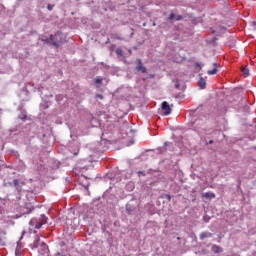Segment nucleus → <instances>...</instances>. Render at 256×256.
I'll list each match as a JSON object with an SVG mask.
<instances>
[{"mask_svg":"<svg viewBox=\"0 0 256 256\" xmlns=\"http://www.w3.org/2000/svg\"><path fill=\"white\" fill-rule=\"evenodd\" d=\"M53 37L54 40H52V45L56 47V49H59V43H63V34L61 32H57Z\"/></svg>","mask_w":256,"mask_h":256,"instance_id":"nucleus-1","label":"nucleus"},{"mask_svg":"<svg viewBox=\"0 0 256 256\" xmlns=\"http://www.w3.org/2000/svg\"><path fill=\"white\" fill-rule=\"evenodd\" d=\"M162 111H164V115H171V106L167 101L162 102Z\"/></svg>","mask_w":256,"mask_h":256,"instance_id":"nucleus-2","label":"nucleus"},{"mask_svg":"<svg viewBox=\"0 0 256 256\" xmlns=\"http://www.w3.org/2000/svg\"><path fill=\"white\" fill-rule=\"evenodd\" d=\"M136 71H140V73H147V68L143 66V62L141 61V59L137 60Z\"/></svg>","mask_w":256,"mask_h":256,"instance_id":"nucleus-3","label":"nucleus"},{"mask_svg":"<svg viewBox=\"0 0 256 256\" xmlns=\"http://www.w3.org/2000/svg\"><path fill=\"white\" fill-rule=\"evenodd\" d=\"M211 251L213 253H223V248L219 245H212Z\"/></svg>","mask_w":256,"mask_h":256,"instance_id":"nucleus-4","label":"nucleus"},{"mask_svg":"<svg viewBox=\"0 0 256 256\" xmlns=\"http://www.w3.org/2000/svg\"><path fill=\"white\" fill-rule=\"evenodd\" d=\"M206 85L207 81L203 77H200L198 80V87H200V89H205Z\"/></svg>","mask_w":256,"mask_h":256,"instance_id":"nucleus-5","label":"nucleus"},{"mask_svg":"<svg viewBox=\"0 0 256 256\" xmlns=\"http://www.w3.org/2000/svg\"><path fill=\"white\" fill-rule=\"evenodd\" d=\"M13 185L17 191H21V187H23V183H19L18 179L13 180Z\"/></svg>","mask_w":256,"mask_h":256,"instance_id":"nucleus-6","label":"nucleus"},{"mask_svg":"<svg viewBox=\"0 0 256 256\" xmlns=\"http://www.w3.org/2000/svg\"><path fill=\"white\" fill-rule=\"evenodd\" d=\"M42 41H43V43L53 45V41H55V37H53V35H50L49 38H42Z\"/></svg>","mask_w":256,"mask_h":256,"instance_id":"nucleus-7","label":"nucleus"},{"mask_svg":"<svg viewBox=\"0 0 256 256\" xmlns=\"http://www.w3.org/2000/svg\"><path fill=\"white\" fill-rule=\"evenodd\" d=\"M202 197H204L205 199H215V193L206 192L202 194Z\"/></svg>","mask_w":256,"mask_h":256,"instance_id":"nucleus-8","label":"nucleus"},{"mask_svg":"<svg viewBox=\"0 0 256 256\" xmlns=\"http://www.w3.org/2000/svg\"><path fill=\"white\" fill-rule=\"evenodd\" d=\"M213 234H211L210 232H202L200 233V239L203 240V239H207L209 237H212Z\"/></svg>","mask_w":256,"mask_h":256,"instance_id":"nucleus-9","label":"nucleus"},{"mask_svg":"<svg viewBox=\"0 0 256 256\" xmlns=\"http://www.w3.org/2000/svg\"><path fill=\"white\" fill-rule=\"evenodd\" d=\"M213 67L214 69L213 70H208V74L209 75H217V63H213Z\"/></svg>","mask_w":256,"mask_h":256,"instance_id":"nucleus-10","label":"nucleus"},{"mask_svg":"<svg viewBox=\"0 0 256 256\" xmlns=\"http://www.w3.org/2000/svg\"><path fill=\"white\" fill-rule=\"evenodd\" d=\"M241 71H242L244 77H249V69L248 68L242 67Z\"/></svg>","mask_w":256,"mask_h":256,"instance_id":"nucleus-11","label":"nucleus"},{"mask_svg":"<svg viewBox=\"0 0 256 256\" xmlns=\"http://www.w3.org/2000/svg\"><path fill=\"white\" fill-rule=\"evenodd\" d=\"M116 54L119 55L120 57H123V49L117 48L116 49Z\"/></svg>","mask_w":256,"mask_h":256,"instance_id":"nucleus-12","label":"nucleus"},{"mask_svg":"<svg viewBox=\"0 0 256 256\" xmlns=\"http://www.w3.org/2000/svg\"><path fill=\"white\" fill-rule=\"evenodd\" d=\"M95 83H96L97 85H101V84L103 83V79H102V78H96V79H95Z\"/></svg>","mask_w":256,"mask_h":256,"instance_id":"nucleus-13","label":"nucleus"},{"mask_svg":"<svg viewBox=\"0 0 256 256\" xmlns=\"http://www.w3.org/2000/svg\"><path fill=\"white\" fill-rule=\"evenodd\" d=\"M41 248L43 249V251L45 253V251H47V249H49V246H47V244H45V243H42Z\"/></svg>","mask_w":256,"mask_h":256,"instance_id":"nucleus-14","label":"nucleus"},{"mask_svg":"<svg viewBox=\"0 0 256 256\" xmlns=\"http://www.w3.org/2000/svg\"><path fill=\"white\" fill-rule=\"evenodd\" d=\"M167 145H169V143L165 142L164 143V147L162 148V153H166L167 152Z\"/></svg>","mask_w":256,"mask_h":256,"instance_id":"nucleus-15","label":"nucleus"},{"mask_svg":"<svg viewBox=\"0 0 256 256\" xmlns=\"http://www.w3.org/2000/svg\"><path fill=\"white\" fill-rule=\"evenodd\" d=\"M168 19H169L170 21H173V19H176V18H175V14H174V13H171V14L169 15Z\"/></svg>","mask_w":256,"mask_h":256,"instance_id":"nucleus-16","label":"nucleus"},{"mask_svg":"<svg viewBox=\"0 0 256 256\" xmlns=\"http://www.w3.org/2000/svg\"><path fill=\"white\" fill-rule=\"evenodd\" d=\"M164 198L167 199V201H171V195L169 194H165Z\"/></svg>","mask_w":256,"mask_h":256,"instance_id":"nucleus-17","label":"nucleus"},{"mask_svg":"<svg viewBox=\"0 0 256 256\" xmlns=\"http://www.w3.org/2000/svg\"><path fill=\"white\" fill-rule=\"evenodd\" d=\"M95 98H96V99L103 100V95H101V94H96Z\"/></svg>","mask_w":256,"mask_h":256,"instance_id":"nucleus-18","label":"nucleus"},{"mask_svg":"<svg viewBox=\"0 0 256 256\" xmlns=\"http://www.w3.org/2000/svg\"><path fill=\"white\" fill-rule=\"evenodd\" d=\"M47 9H48V11H53V5L48 4Z\"/></svg>","mask_w":256,"mask_h":256,"instance_id":"nucleus-19","label":"nucleus"},{"mask_svg":"<svg viewBox=\"0 0 256 256\" xmlns=\"http://www.w3.org/2000/svg\"><path fill=\"white\" fill-rule=\"evenodd\" d=\"M181 19H183V16H181V15H178V16L176 17V21H181Z\"/></svg>","mask_w":256,"mask_h":256,"instance_id":"nucleus-20","label":"nucleus"},{"mask_svg":"<svg viewBox=\"0 0 256 256\" xmlns=\"http://www.w3.org/2000/svg\"><path fill=\"white\" fill-rule=\"evenodd\" d=\"M42 221L43 223H47V217H45L44 215L42 216Z\"/></svg>","mask_w":256,"mask_h":256,"instance_id":"nucleus-21","label":"nucleus"},{"mask_svg":"<svg viewBox=\"0 0 256 256\" xmlns=\"http://www.w3.org/2000/svg\"><path fill=\"white\" fill-rule=\"evenodd\" d=\"M0 245L5 246V241H3V239L0 238Z\"/></svg>","mask_w":256,"mask_h":256,"instance_id":"nucleus-22","label":"nucleus"},{"mask_svg":"<svg viewBox=\"0 0 256 256\" xmlns=\"http://www.w3.org/2000/svg\"><path fill=\"white\" fill-rule=\"evenodd\" d=\"M74 157H77V155H79V150H77L76 152L73 153Z\"/></svg>","mask_w":256,"mask_h":256,"instance_id":"nucleus-23","label":"nucleus"},{"mask_svg":"<svg viewBox=\"0 0 256 256\" xmlns=\"http://www.w3.org/2000/svg\"><path fill=\"white\" fill-rule=\"evenodd\" d=\"M41 228V224L36 225V229H40Z\"/></svg>","mask_w":256,"mask_h":256,"instance_id":"nucleus-24","label":"nucleus"},{"mask_svg":"<svg viewBox=\"0 0 256 256\" xmlns=\"http://www.w3.org/2000/svg\"><path fill=\"white\" fill-rule=\"evenodd\" d=\"M129 185L132 187V189H135V186L133 184H128V187Z\"/></svg>","mask_w":256,"mask_h":256,"instance_id":"nucleus-25","label":"nucleus"},{"mask_svg":"<svg viewBox=\"0 0 256 256\" xmlns=\"http://www.w3.org/2000/svg\"><path fill=\"white\" fill-rule=\"evenodd\" d=\"M209 145H213V140H210V141H209Z\"/></svg>","mask_w":256,"mask_h":256,"instance_id":"nucleus-26","label":"nucleus"},{"mask_svg":"<svg viewBox=\"0 0 256 256\" xmlns=\"http://www.w3.org/2000/svg\"><path fill=\"white\" fill-rule=\"evenodd\" d=\"M34 247H37V243H34Z\"/></svg>","mask_w":256,"mask_h":256,"instance_id":"nucleus-27","label":"nucleus"},{"mask_svg":"<svg viewBox=\"0 0 256 256\" xmlns=\"http://www.w3.org/2000/svg\"><path fill=\"white\" fill-rule=\"evenodd\" d=\"M145 25H147V24L144 23V24H143V27H145Z\"/></svg>","mask_w":256,"mask_h":256,"instance_id":"nucleus-28","label":"nucleus"},{"mask_svg":"<svg viewBox=\"0 0 256 256\" xmlns=\"http://www.w3.org/2000/svg\"><path fill=\"white\" fill-rule=\"evenodd\" d=\"M197 65V67H200V65L199 64H196Z\"/></svg>","mask_w":256,"mask_h":256,"instance_id":"nucleus-29","label":"nucleus"},{"mask_svg":"<svg viewBox=\"0 0 256 256\" xmlns=\"http://www.w3.org/2000/svg\"><path fill=\"white\" fill-rule=\"evenodd\" d=\"M129 53H131V50H129Z\"/></svg>","mask_w":256,"mask_h":256,"instance_id":"nucleus-30","label":"nucleus"}]
</instances>
